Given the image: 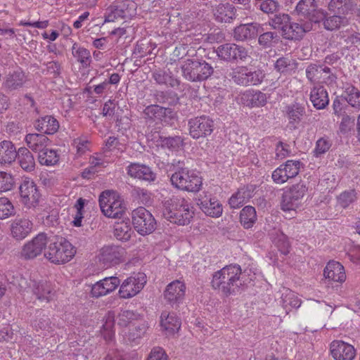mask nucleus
Here are the masks:
<instances>
[{"instance_id":"25","label":"nucleus","mask_w":360,"mask_h":360,"mask_svg":"<svg viewBox=\"0 0 360 360\" xmlns=\"http://www.w3.org/2000/svg\"><path fill=\"white\" fill-rule=\"evenodd\" d=\"M262 30V27L257 22L241 24L235 27L233 36L236 41H245L255 39Z\"/></svg>"},{"instance_id":"53","label":"nucleus","mask_w":360,"mask_h":360,"mask_svg":"<svg viewBox=\"0 0 360 360\" xmlns=\"http://www.w3.org/2000/svg\"><path fill=\"white\" fill-rule=\"evenodd\" d=\"M280 37L276 32H266L260 34L258 38L259 44L264 49L271 47L274 44H277Z\"/></svg>"},{"instance_id":"13","label":"nucleus","mask_w":360,"mask_h":360,"mask_svg":"<svg viewBox=\"0 0 360 360\" xmlns=\"http://www.w3.org/2000/svg\"><path fill=\"white\" fill-rule=\"evenodd\" d=\"M99 205L103 214L109 218L120 219L126 210L122 201L115 199L108 191H105L100 195Z\"/></svg>"},{"instance_id":"38","label":"nucleus","mask_w":360,"mask_h":360,"mask_svg":"<svg viewBox=\"0 0 360 360\" xmlns=\"http://www.w3.org/2000/svg\"><path fill=\"white\" fill-rule=\"evenodd\" d=\"M310 101L316 109H324L329 103L326 89L322 86H314L311 90Z\"/></svg>"},{"instance_id":"63","label":"nucleus","mask_w":360,"mask_h":360,"mask_svg":"<svg viewBox=\"0 0 360 360\" xmlns=\"http://www.w3.org/2000/svg\"><path fill=\"white\" fill-rule=\"evenodd\" d=\"M138 314L130 310H124L119 314L117 318V323L121 326H127L133 320H136Z\"/></svg>"},{"instance_id":"47","label":"nucleus","mask_w":360,"mask_h":360,"mask_svg":"<svg viewBox=\"0 0 360 360\" xmlns=\"http://www.w3.org/2000/svg\"><path fill=\"white\" fill-rule=\"evenodd\" d=\"M290 22V17L286 13H278L269 20V25L274 30H278L281 32L283 37L286 32Z\"/></svg>"},{"instance_id":"18","label":"nucleus","mask_w":360,"mask_h":360,"mask_svg":"<svg viewBox=\"0 0 360 360\" xmlns=\"http://www.w3.org/2000/svg\"><path fill=\"white\" fill-rule=\"evenodd\" d=\"M49 236L46 233H40L32 240L24 245L21 255L26 259H34L39 255L49 243Z\"/></svg>"},{"instance_id":"57","label":"nucleus","mask_w":360,"mask_h":360,"mask_svg":"<svg viewBox=\"0 0 360 360\" xmlns=\"http://www.w3.org/2000/svg\"><path fill=\"white\" fill-rule=\"evenodd\" d=\"M333 142L328 136H323L319 139L316 142V146L314 150V155L318 158L329 150L332 146Z\"/></svg>"},{"instance_id":"58","label":"nucleus","mask_w":360,"mask_h":360,"mask_svg":"<svg viewBox=\"0 0 360 360\" xmlns=\"http://www.w3.org/2000/svg\"><path fill=\"white\" fill-rule=\"evenodd\" d=\"M25 82V75L22 71H15L8 75L6 79V86L12 89L21 86Z\"/></svg>"},{"instance_id":"20","label":"nucleus","mask_w":360,"mask_h":360,"mask_svg":"<svg viewBox=\"0 0 360 360\" xmlns=\"http://www.w3.org/2000/svg\"><path fill=\"white\" fill-rule=\"evenodd\" d=\"M197 205L207 216L219 217L222 214V205L214 197H212L207 192L200 193L197 199Z\"/></svg>"},{"instance_id":"16","label":"nucleus","mask_w":360,"mask_h":360,"mask_svg":"<svg viewBox=\"0 0 360 360\" xmlns=\"http://www.w3.org/2000/svg\"><path fill=\"white\" fill-rule=\"evenodd\" d=\"M146 283V276L143 273H138L127 278L122 283L119 290L120 297L127 299L138 294Z\"/></svg>"},{"instance_id":"39","label":"nucleus","mask_w":360,"mask_h":360,"mask_svg":"<svg viewBox=\"0 0 360 360\" xmlns=\"http://www.w3.org/2000/svg\"><path fill=\"white\" fill-rule=\"evenodd\" d=\"M153 78L159 85H165L169 87H176L180 82L175 78L169 70L158 69L153 72Z\"/></svg>"},{"instance_id":"5","label":"nucleus","mask_w":360,"mask_h":360,"mask_svg":"<svg viewBox=\"0 0 360 360\" xmlns=\"http://www.w3.org/2000/svg\"><path fill=\"white\" fill-rule=\"evenodd\" d=\"M183 77L193 82H203L210 78L214 68L203 59L191 58L183 62L181 67Z\"/></svg>"},{"instance_id":"28","label":"nucleus","mask_w":360,"mask_h":360,"mask_svg":"<svg viewBox=\"0 0 360 360\" xmlns=\"http://www.w3.org/2000/svg\"><path fill=\"white\" fill-rule=\"evenodd\" d=\"M214 19L219 22L231 23L237 17V9L230 3H221L212 9Z\"/></svg>"},{"instance_id":"10","label":"nucleus","mask_w":360,"mask_h":360,"mask_svg":"<svg viewBox=\"0 0 360 360\" xmlns=\"http://www.w3.org/2000/svg\"><path fill=\"white\" fill-rule=\"evenodd\" d=\"M136 4L130 0L116 2L106 9L105 22H115L119 19L131 18L136 13Z\"/></svg>"},{"instance_id":"35","label":"nucleus","mask_w":360,"mask_h":360,"mask_svg":"<svg viewBox=\"0 0 360 360\" xmlns=\"http://www.w3.org/2000/svg\"><path fill=\"white\" fill-rule=\"evenodd\" d=\"M34 127L41 134H53L58 130L59 122L53 116L46 115L36 120Z\"/></svg>"},{"instance_id":"2","label":"nucleus","mask_w":360,"mask_h":360,"mask_svg":"<svg viewBox=\"0 0 360 360\" xmlns=\"http://www.w3.org/2000/svg\"><path fill=\"white\" fill-rule=\"evenodd\" d=\"M163 216L172 223L184 226L193 217L194 212L188 200L180 195H172L162 202Z\"/></svg>"},{"instance_id":"60","label":"nucleus","mask_w":360,"mask_h":360,"mask_svg":"<svg viewBox=\"0 0 360 360\" xmlns=\"http://www.w3.org/2000/svg\"><path fill=\"white\" fill-rule=\"evenodd\" d=\"M14 214V207L6 198H0V219Z\"/></svg>"},{"instance_id":"59","label":"nucleus","mask_w":360,"mask_h":360,"mask_svg":"<svg viewBox=\"0 0 360 360\" xmlns=\"http://www.w3.org/2000/svg\"><path fill=\"white\" fill-rule=\"evenodd\" d=\"M344 41L346 44V47L351 50L354 51L355 49H359L360 48V33L353 32L344 36Z\"/></svg>"},{"instance_id":"45","label":"nucleus","mask_w":360,"mask_h":360,"mask_svg":"<svg viewBox=\"0 0 360 360\" xmlns=\"http://www.w3.org/2000/svg\"><path fill=\"white\" fill-rule=\"evenodd\" d=\"M281 304L288 314L292 309H297L301 305V300L295 295V293L289 289L285 290L281 297Z\"/></svg>"},{"instance_id":"24","label":"nucleus","mask_w":360,"mask_h":360,"mask_svg":"<svg viewBox=\"0 0 360 360\" xmlns=\"http://www.w3.org/2000/svg\"><path fill=\"white\" fill-rule=\"evenodd\" d=\"M186 286L179 280L172 281L168 284L164 291V297L167 302L172 306H178L184 300Z\"/></svg>"},{"instance_id":"21","label":"nucleus","mask_w":360,"mask_h":360,"mask_svg":"<svg viewBox=\"0 0 360 360\" xmlns=\"http://www.w3.org/2000/svg\"><path fill=\"white\" fill-rule=\"evenodd\" d=\"M319 27L304 19L300 18L297 22H290L283 38L289 40H300L306 33L316 30Z\"/></svg>"},{"instance_id":"8","label":"nucleus","mask_w":360,"mask_h":360,"mask_svg":"<svg viewBox=\"0 0 360 360\" xmlns=\"http://www.w3.org/2000/svg\"><path fill=\"white\" fill-rule=\"evenodd\" d=\"M217 57L228 63L246 62L250 56L248 50L235 43H226L219 45L216 49Z\"/></svg>"},{"instance_id":"23","label":"nucleus","mask_w":360,"mask_h":360,"mask_svg":"<svg viewBox=\"0 0 360 360\" xmlns=\"http://www.w3.org/2000/svg\"><path fill=\"white\" fill-rule=\"evenodd\" d=\"M330 351L335 360H353L356 356L354 347L342 340L333 341L330 345Z\"/></svg>"},{"instance_id":"6","label":"nucleus","mask_w":360,"mask_h":360,"mask_svg":"<svg viewBox=\"0 0 360 360\" xmlns=\"http://www.w3.org/2000/svg\"><path fill=\"white\" fill-rule=\"evenodd\" d=\"M265 75L263 70L258 68L252 70L248 66H238L229 75L235 84L243 86L259 85L263 82Z\"/></svg>"},{"instance_id":"19","label":"nucleus","mask_w":360,"mask_h":360,"mask_svg":"<svg viewBox=\"0 0 360 360\" xmlns=\"http://www.w3.org/2000/svg\"><path fill=\"white\" fill-rule=\"evenodd\" d=\"M301 162L299 160H288L272 173L273 181L278 184L286 182L289 179L296 176L300 172Z\"/></svg>"},{"instance_id":"36","label":"nucleus","mask_w":360,"mask_h":360,"mask_svg":"<svg viewBox=\"0 0 360 360\" xmlns=\"http://www.w3.org/2000/svg\"><path fill=\"white\" fill-rule=\"evenodd\" d=\"M18 150L15 145L10 141L0 142V165H10L17 158Z\"/></svg>"},{"instance_id":"43","label":"nucleus","mask_w":360,"mask_h":360,"mask_svg":"<svg viewBox=\"0 0 360 360\" xmlns=\"http://www.w3.org/2000/svg\"><path fill=\"white\" fill-rule=\"evenodd\" d=\"M252 197V191L248 187H243L238 190L229 199V204L233 209H238L243 206Z\"/></svg>"},{"instance_id":"62","label":"nucleus","mask_w":360,"mask_h":360,"mask_svg":"<svg viewBox=\"0 0 360 360\" xmlns=\"http://www.w3.org/2000/svg\"><path fill=\"white\" fill-rule=\"evenodd\" d=\"M84 204L85 200L82 198H79L75 205V208L77 210L75 216L74 217V219L72 221V224L75 226L79 227L82 226V221L84 217L83 212Z\"/></svg>"},{"instance_id":"44","label":"nucleus","mask_w":360,"mask_h":360,"mask_svg":"<svg viewBox=\"0 0 360 360\" xmlns=\"http://www.w3.org/2000/svg\"><path fill=\"white\" fill-rule=\"evenodd\" d=\"M350 107L360 110V91L355 86L350 85L345 89V96L341 99Z\"/></svg>"},{"instance_id":"9","label":"nucleus","mask_w":360,"mask_h":360,"mask_svg":"<svg viewBox=\"0 0 360 360\" xmlns=\"http://www.w3.org/2000/svg\"><path fill=\"white\" fill-rule=\"evenodd\" d=\"M132 224L135 230L145 236L153 233L156 229V221L152 214L143 207H139L131 213Z\"/></svg>"},{"instance_id":"1","label":"nucleus","mask_w":360,"mask_h":360,"mask_svg":"<svg viewBox=\"0 0 360 360\" xmlns=\"http://www.w3.org/2000/svg\"><path fill=\"white\" fill-rule=\"evenodd\" d=\"M255 278V274L250 269L243 271L239 264H231L214 273L211 285L228 297L245 290Z\"/></svg>"},{"instance_id":"7","label":"nucleus","mask_w":360,"mask_h":360,"mask_svg":"<svg viewBox=\"0 0 360 360\" xmlns=\"http://www.w3.org/2000/svg\"><path fill=\"white\" fill-rule=\"evenodd\" d=\"M142 117L146 123L150 127L153 123L172 124V121L176 117V113L173 109L165 108L157 104H151L146 106L142 112Z\"/></svg>"},{"instance_id":"42","label":"nucleus","mask_w":360,"mask_h":360,"mask_svg":"<svg viewBox=\"0 0 360 360\" xmlns=\"http://www.w3.org/2000/svg\"><path fill=\"white\" fill-rule=\"evenodd\" d=\"M17 158L20 167L27 172H31L35 169V160L32 153L28 148L22 147L18 150Z\"/></svg>"},{"instance_id":"37","label":"nucleus","mask_w":360,"mask_h":360,"mask_svg":"<svg viewBox=\"0 0 360 360\" xmlns=\"http://www.w3.org/2000/svg\"><path fill=\"white\" fill-rule=\"evenodd\" d=\"M160 325L169 335H172L180 329L181 321L175 313L163 311L160 316Z\"/></svg>"},{"instance_id":"64","label":"nucleus","mask_w":360,"mask_h":360,"mask_svg":"<svg viewBox=\"0 0 360 360\" xmlns=\"http://www.w3.org/2000/svg\"><path fill=\"white\" fill-rule=\"evenodd\" d=\"M307 188L304 183H299L297 184L293 185L288 190H286L290 194L301 203V200L304 195Z\"/></svg>"},{"instance_id":"41","label":"nucleus","mask_w":360,"mask_h":360,"mask_svg":"<svg viewBox=\"0 0 360 360\" xmlns=\"http://www.w3.org/2000/svg\"><path fill=\"white\" fill-rule=\"evenodd\" d=\"M297 61L288 56H283L278 58L274 63V69L281 75H291L297 69Z\"/></svg>"},{"instance_id":"61","label":"nucleus","mask_w":360,"mask_h":360,"mask_svg":"<svg viewBox=\"0 0 360 360\" xmlns=\"http://www.w3.org/2000/svg\"><path fill=\"white\" fill-rule=\"evenodd\" d=\"M356 199V192L354 190H349L342 192L338 198L339 205L346 208L349 206Z\"/></svg>"},{"instance_id":"31","label":"nucleus","mask_w":360,"mask_h":360,"mask_svg":"<svg viewBox=\"0 0 360 360\" xmlns=\"http://www.w3.org/2000/svg\"><path fill=\"white\" fill-rule=\"evenodd\" d=\"M32 222L26 218H16L11 224V232L12 236L21 240L25 238L32 231Z\"/></svg>"},{"instance_id":"52","label":"nucleus","mask_w":360,"mask_h":360,"mask_svg":"<svg viewBox=\"0 0 360 360\" xmlns=\"http://www.w3.org/2000/svg\"><path fill=\"white\" fill-rule=\"evenodd\" d=\"M148 329V323L145 321H141L131 326L129 332V339L131 341L142 338Z\"/></svg>"},{"instance_id":"14","label":"nucleus","mask_w":360,"mask_h":360,"mask_svg":"<svg viewBox=\"0 0 360 360\" xmlns=\"http://www.w3.org/2000/svg\"><path fill=\"white\" fill-rule=\"evenodd\" d=\"M333 109L334 114L341 118L339 126L341 134H345L354 129L355 117L352 115L350 107L347 104L336 98L333 103Z\"/></svg>"},{"instance_id":"49","label":"nucleus","mask_w":360,"mask_h":360,"mask_svg":"<svg viewBox=\"0 0 360 360\" xmlns=\"http://www.w3.org/2000/svg\"><path fill=\"white\" fill-rule=\"evenodd\" d=\"M38 160L41 165L53 166L58 162L59 155L56 150L45 148L39 153Z\"/></svg>"},{"instance_id":"54","label":"nucleus","mask_w":360,"mask_h":360,"mask_svg":"<svg viewBox=\"0 0 360 360\" xmlns=\"http://www.w3.org/2000/svg\"><path fill=\"white\" fill-rule=\"evenodd\" d=\"M255 6L266 14H274L280 9V4L276 0H262L255 4Z\"/></svg>"},{"instance_id":"26","label":"nucleus","mask_w":360,"mask_h":360,"mask_svg":"<svg viewBox=\"0 0 360 360\" xmlns=\"http://www.w3.org/2000/svg\"><path fill=\"white\" fill-rule=\"evenodd\" d=\"M120 283V281L116 276L106 277L91 286V296L98 298L110 293L117 288Z\"/></svg>"},{"instance_id":"22","label":"nucleus","mask_w":360,"mask_h":360,"mask_svg":"<svg viewBox=\"0 0 360 360\" xmlns=\"http://www.w3.org/2000/svg\"><path fill=\"white\" fill-rule=\"evenodd\" d=\"M284 117L288 120V127L290 130L297 129L306 113L305 108L302 104L293 103L287 105L283 110Z\"/></svg>"},{"instance_id":"34","label":"nucleus","mask_w":360,"mask_h":360,"mask_svg":"<svg viewBox=\"0 0 360 360\" xmlns=\"http://www.w3.org/2000/svg\"><path fill=\"white\" fill-rule=\"evenodd\" d=\"M356 6L355 0H330L327 4L329 12L346 16L352 12Z\"/></svg>"},{"instance_id":"4","label":"nucleus","mask_w":360,"mask_h":360,"mask_svg":"<svg viewBox=\"0 0 360 360\" xmlns=\"http://www.w3.org/2000/svg\"><path fill=\"white\" fill-rule=\"evenodd\" d=\"M172 185L181 191L195 193L200 191L202 177L194 170L188 167H177L170 176Z\"/></svg>"},{"instance_id":"50","label":"nucleus","mask_w":360,"mask_h":360,"mask_svg":"<svg viewBox=\"0 0 360 360\" xmlns=\"http://www.w3.org/2000/svg\"><path fill=\"white\" fill-rule=\"evenodd\" d=\"M158 141L162 148L170 150H177L182 146L184 139L180 136L168 137L160 136Z\"/></svg>"},{"instance_id":"29","label":"nucleus","mask_w":360,"mask_h":360,"mask_svg":"<svg viewBox=\"0 0 360 360\" xmlns=\"http://www.w3.org/2000/svg\"><path fill=\"white\" fill-rule=\"evenodd\" d=\"M127 174L133 178L148 182H154L157 179L156 173L152 169L143 164L131 163L127 168Z\"/></svg>"},{"instance_id":"12","label":"nucleus","mask_w":360,"mask_h":360,"mask_svg":"<svg viewBox=\"0 0 360 360\" xmlns=\"http://www.w3.org/2000/svg\"><path fill=\"white\" fill-rule=\"evenodd\" d=\"M305 72L307 79L311 84L325 83L329 85L335 83L337 79L332 70L321 63H310Z\"/></svg>"},{"instance_id":"32","label":"nucleus","mask_w":360,"mask_h":360,"mask_svg":"<svg viewBox=\"0 0 360 360\" xmlns=\"http://www.w3.org/2000/svg\"><path fill=\"white\" fill-rule=\"evenodd\" d=\"M323 275L328 281L343 283L346 280L344 266L338 262L330 261L326 266Z\"/></svg>"},{"instance_id":"48","label":"nucleus","mask_w":360,"mask_h":360,"mask_svg":"<svg viewBox=\"0 0 360 360\" xmlns=\"http://www.w3.org/2000/svg\"><path fill=\"white\" fill-rule=\"evenodd\" d=\"M72 53L77 62L82 64L83 68H87L91 62V53L86 49L75 43L72 48Z\"/></svg>"},{"instance_id":"3","label":"nucleus","mask_w":360,"mask_h":360,"mask_svg":"<svg viewBox=\"0 0 360 360\" xmlns=\"http://www.w3.org/2000/svg\"><path fill=\"white\" fill-rule=\"evenodd\" d=\"M49 246L45 250V257L53 264L68 262L75 255L76 250L65 238L58 236H51Z\"/></svg>"},{"instance_id":"15","label":"nucleus","mask_w":360,"mask_h":360,"mask_svg":"<svg viewBox=\"0 0 360 360\" xmlns=\"http://www.w3.org/2000/svg\"><path fill=\"white\" fill-rule=\"evenodd\" d=\"M188 126L191 136L198 139L210 136L214 131V123L210 117L202 115L190 119Z\"/></svg>"},{"instance_id":"46","label":"nucleus","mask_w":360,"mask_h":360,"mask_svg":"<svg viewBox=\"0 0 360 360\" xmlns=\"http://www.w3.org/2000/svg\"><path fill=\"white\" fill-rule=\"evenodd\" d=\"M257 219L255 208L248 205L240 212V222L244 229L252 228Z\"/></svg>"},{"instance_id":"51","label":"nucleus","mask_w":360,"mask_h":360,"mask_svg":"<svg viewBox=\"0 0 360 360\" xmlns=\"http://www.w3.org/2000/svg\"><path fill=\"white\" fill-rule=\"evenodd\" d=\"M131 229L128 222L124 221L115 223L114 226V236L119 240L127 241L130 239Z\"/></svg>"},{"instance_id":"55","label":"nucleus","mask_w":360,"mask_h":360,"mask_svg":"<svg viewBox=\"0 0 360 360\" xmlns=\"http://www.w3.org/2000/svg\"><path fill=\"white\" fill-rule=\"evenodd\" d=\"M300 205V202L296 198H294L292 194H290L287 191H284L281 202V207L283 211L295 210Z\"/></svg>"},{"instance_id":"11","label":"nucleus","mask_w":360,"mask_h":360,"mask_svg":"<svg viewBox=\"0 0 360 360\" xmlns=\"http://www.w3.org/2000/svg\"><path fill=\"white\" fill-rule=\"evenodd\" d=\"M295 13L302 19L320 27V20L324 15V9L319 8L316 0H300L297 4Z\"/></svg>"},{"instance_id":"33","label":"nucleus","mask_w":360,"mask_h":360,"mask_svg":"<svg viewBox=\"0 0 360 360\" xmlns=\"http://www.w3.org/2000/svg\"><path fill=\"white\" fill-rule=\"evenodd\" d=\"M322 22L323 28L327 31L333 32L340 29L342 27L347 26L349 20L346 16L335 14L328 15V13L324 10L323 18L320 20Z\"/></svg>"},{"instance_id":"30","label":"nucleus","mask_w":360,"mask_h":360,"mask_svg":"<svg viewBox=\"0 0 360 360\" xmlns=\"http://www.w3.org/2000/svg\"><path fill=\"white\" fill-rule=\"evenodd\" d=\"M30 287L36 299L41 302H49L54 297L55 292L51 285L47 281H31Z\"/></svg>"},{"instance_id":"17","label":"nucleus","mask_w":360,"mask_h":360,"mask_svg":"<svg viewBox=\"0 0 360 360\" xmlns=\"http://www.w3.org/2000/svg\"><path fill=\"white\" fill-rule=\"evenodd\" d=\"M19 193L20 201L27 207H34L39 203L40 193L34 181L25 177L22 179L20 186Z\"/></svg>"},{"instance_id":"40","label":"nucleus","mask_w":360,"mask_h":360,"mask_svg":"<svg viewBox=\"0 0 360 360\" xmlns=\"http://www.w3.org/2000/svg\"><path fill=\"white\" fill-rule=\"evenodd\" d=\"M25 143L29 148L34 152L40 153L48 146L49 139L43 134H28L25 138Z\"/></svg>"},{"instance_id":"56","label":"nucleus","mask_w":360,"mask_h":360,"mask_svg":"<svg viewBox=\"0 0 360 360\" xmlns=\"http://www.w3.org/2000/svg\"><path fill=\"white\" fill-rule=\"evenodd\" d=\"M15 185L14 176L6 172H0V193L11 191Z\"/></svg>"},{"instance_id":"27","label":"nucleus","mask_w":360,"mask_h":360,"mask_svg":"<svg viewBox=\"0 0 360 360\" xmlns=\"http://www.w3.org/2000/svg\"><path fill=\"white\" fill-rule=\"evenodd\" d=\"M124 249L119 245H106L101 248L99 260L106 265L116 264L122 261Z\"/></svg>"}]
</instances>
